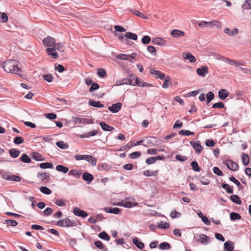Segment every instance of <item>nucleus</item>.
Here are the masks:
<instances>
[{"label":"nucleus","instance_id":"obj_24","mask_svg":"<svg viewBox=\"0 0 251 251\" xmlns=\"http://www.w3.org/2000/svg\"><path fill=\"white\" fill-rule=\"evenodd\" d=\"M98 169L99 171H114L111 170L110 167L106 164H99L98 165Z\"/></svg>","mask_w":251,"mask_h":251},{"label":"nucleus","instance_id":"obj_43","mask_svg":"<svg viewBox=\"0 0 251 251\" xmlns=\"http://www.w3.org/2000/svg\"><path fill=\"white\" fill-rule=\"evenodd\" d=\"M164 82L162 85V87L164 88H168L170 85L172 84V82L170 81V78L169 77L167 76V77H165Z\"/></svg>","mask_w":251,"mask_h":251},{"label":"nucleus","instance_id":"obj_6","mask_svg":"<svg viewBox=\"0 0 251 251\" xmlns=\"http://www.w3.org/2000/svg\"><path fill=\"white\" fill-rule=\"evenodd\" d=\"M1 175V177L7 180L14 181L19 182L21 180V177L18 176L10 175L9 174H0Z\"/></svg>","mask_w":251,"mask_h":251},{"label":"nucleus","instance_id":"obj_63","mask_svg":"<svg viewBox=\"0 0 251 251\" xmlns=\"http://www.w3.org/2000/svg\"><path fill=\"white\" fill-rule=\"evenodd\" d=\"M141 155L139 151H134L129 154V157L132 159H135L139 157Z\"/></svg>","mask_w":251,"mask_h":251},{"label":"nucleus","instance_id":"obj_19","mask_svg":"<svg viewBox=\"0 0 251 251\" xmlns=\"http://www.w3.org/2000/svg\"><path fill=\"white\" fill-rule=\"evenodd\" d=\"M229 96V93L226 89H221L218 92V97L222 100H225Z\"/></svg>","mask_w":251,"mask_h":251},{"label":"nucleus","instance_id":"obj_41","mask_svg":"<svg viewBox=\"0 0 251 251\" xmlns=\"http://www.w3.org/2000/svg\"><path fill=\"white\" fill-rule=\"evenodd\" d=\"M242 159L244 166H247L248 165L249 163V157L248 154L243 153L242 154Z\"/></svg>","mask_w":251,"mask_h":251},{"label":"nucleus","instance_id":"obj_17","mask_svg":"<svg viewBox=\"0 0 251 251\" xmlns=\"http://www.w3.org/2000/svg\"><path fill=\"white\" fill-rule=\"evenodd\" d=\"M151 43L154 45H158L159 46H164L166 44V41L159 37L154 38L151 40Z\"/></svg>","mask_w":251,"mask_h":251},{"label":"nucleus","instance_id":"obj_37","mask_svg":"<svg viewBox=\"0 0 251 251\" xmlns=\"http://www.w3.org/2000/svg\"><path fill=\"white\" fill-rule=\"evenodd\" d=\"M191 166L192 167V169L195 172H200L201 169L199 166L198 163L196 161H193L191 163Z\"/></svg>","mask_w":251,"mask_h":251},{"label":"nucleus","instance_id":"obj_4","mask_svg":"<svg viewBox=\"0 0 251 251\" xmlns=\"http://www.w3.org/2000/svg\"><path fill=\"white\" fill-rule=\"evenodd\" d=\"M158 139L155 137H146L143 145L146 147L155 146L158 142Z\"/></svg>","mask_w":251,"mask_h":251},{"label":"nucleus","instance_id":"obj_5","mask_svg":"<svg viewBox=\"0 0 251 251\" xmlns=\"http://www.w3.org/2000/svg\"><path fill=\"white\" fill-rule=\"evenodd\" d=\"M73 121L75 123V124H93L94 122L93 120L88 119L86 118H82L79 117H73Z\"/></svg>","mask_w":251,"mask_h":251},{"label":"nucleus","instance_id":"obj_15","mask_svg":"<svg viewBox=\"0 0 251 251\" xmlns=\"http://www.w3.org/2000/svg\"><path fill=\"white\" fill-rule=\"evenodd\" d=\"M47 53L49 56H51L53 58H57L58 57V53L55 50V49L53 48H48L46 50Z\"/></svg>","mask_w":251,"mask_h":251},{"label":"nucleus","instance_id":"obj_62","mask_svg":"<svg viewBox=\"0 0 251 251\" xmlns=\"http://www.w3.org/2000/svg\"><path fill=\"white\" fill-rule=\"evenodd\" d=\"M32 158L36 161H41L43 160L41 155L38 152L34 153Z\"/></svg>","mask_w":251,"mask_h":251},{"label":"nucleus","instance_id":"obj_27","mask_svg":"<svg viewBox=\"0 0 251 251\" xmlns=\"http://www.w3.org/2000/svg\"><path fill=\"white\" fill-rule=\"evenodd\" d=\"M115 35L116 36L118 37L120 41L123 42L124 43H126L127 44L129 43L128 40H127V39L126 38V37L125 36V35L124 34L118 33L115 32Z\"/></svg>","mask_w":251,"mask_h":251},{"label":"nucleus","instance_id":"obj_55","mask_svg":"<svg viewBox=\"0 0 251 251\" xmlns=\"http://www.w3.org/2000/svg\"><path fill=\"white\" fill-rule=\"evenodd\" d=\"M24 142V139L20 136H17L14 139V143L16 145H19Z\"/></svg>","mask_w":251,"mask_h":251},{"label":"nucleus","instance_id":"obj_45","mask_svg":"<svg viewBox=\"0 0 251 251\" xmlns=\"http://www.w3.org/2000/svg\"><path fill=\"white\" fill-rule=\"evenodd\" d=\"M53 47L61 52L64 51L65 49L63 44L61 43L58 44L55 43V44L54 45Z\"/></svg>","mask_w":251,"mask_h":251},{"label":"nucleus","instance_id":"obj_61","mask_svg":"<svg viewBox=\"0 0 251 251\" xmlns=\"http://www.w3.org/2000/svg\"><path fill=\"white\" fill-rule=\"evenodd\" d=\"M114 28L115 29L116 32H125L126 31V28L123 27V26L121 25H115L114 26Z\"/></svg>","mask_w":251,"mask_h":251},{"label":"nucleus","instance_id":"obj_12","mask_svg":"<svg viewBox=\"0 0 251 251\" xmlns=\"http://www.w3.org/2000/svg\"><path fill=\"white\" fill-rule=\"evenodd\" d=\"M49 174H38L37 178L38 181L46 183L50 181Z\"/></svg>","mask_w":251,"mask_h":251},{"label":"nucleus","instance_id":"obj_8","mask_svg":"<svg viewBox=\"0 0 251 251\" xmlns=\"http://www.w3.org/2000/svg\"><path fill=\"white\" fill-rule=\"evenodd\" d=\"M190 143L193 148V149H195L196 153H200L202 152L203 150V147L201 146L200 141H191Z\"/></svg>","mask_w":251,"mask_h":251},{"label":"nucleus","instance_id":"obj_22","mask_svg":"<svg viewBox=\"0 0 251 251\" xmlns=\"http://www.w3.org/2000/svg\"><path fill=\"white\" fill-rule=\"evenodd\" d=\"M224 248L225 251H232L234 249V244L230 241H226L224 243Z\"/></svg>","mask_w":251,"mask_h":251},{"label":"nucleus","instance_id":"obj_29","mask_svg":"<svg viewBox=\"0 0 251 251\" xmlns=\"http://www.w3.org/2000/svg\"><path fill=\"white\" fill-rule=\"evenodd\" d=\"M209 177H210L209 174H207L205 176H202L201 177V178L200 179V181L203 185H208L210 182V181L209 179Z\"/></svg>","mask_w":251,"mask_h":251},{"label":"nucleus","instance_id":"obj_23","mask_svg":"<svg viewBox=\"0 0 251 251\" xmlns=\"http://www.w3.org/2000/svg\"><path fill=\"white\" fill-rule=\"evenodd\" d=\"M199 241L201 242L204 244H207L210 242L211 239L206 235L201 234L200 235Z\"/></svg>","mask_w":251,"mask_h":251},{"label":"nucleus","instance_id":"obj_54","mask_svg":"<svg viewBox=\"0 0 251 251\" xmlns=\"http://www.w3.org/2000/svg\"><path fill=\"white\" fill-rule=\"evenodd\" d=\"M151 41V37L148 35L144 36L142 39V43L143 44H148Z\"/></svg>","mask_w":251,"mask_h":251},{"label":"nucleus","instance_id":"obj_42","mask_svg":"<svg viewBox=\"0 0 251 251\" xmlns=\"http://www.w3.org/2000/svg\"><path fill=\"white\" fill-rule=\"evenodd\" d=\"M144 81L142 79H139L136 77L135 80L133 83L132 86H138L143 87Z\"/></svg>","mask_w":251,"mask_h":251},{"label":"nucleus","instance_id":"obj_25","mask_svg":"<svg viewBox=\"0 0 251 251\" xmlns=\"http://www.w3.org/2000/svg\"><path fill=\"white\" fill-rule=\"evenodd\" d=\"M89 105L95 107H103L104 105L101 104L99 101H95L93 100H90L88 102Z\"/></svg>","mask_w":251,"mask_h":251},{"label":"nucleus","instance_id":"obj_11","mask_svg":"<svg viewBox=\"0 0 251 251\" xmlns=\"http://www.w3.org/2000/svg\"><path fill=\"white\" fill-rule=\"evenodd\" d=\"M122 106L121 102H117L109 106L108 110L113 113H117L121 109Z\"/></svg>","mask_w":251,"mask_h":251},{"label":"nucleus","instance_id":"obj_49","mask_svg":"<svg viewBox=\"0 0 251 251\" xmlns=\"http://www.w3.org/2000/svg\"><path fill=\"white\" fill-rule=\"evenodd\" d=\"M179 134L181 135L190 136L194 135L195 133L189 130H181L179 131Z\"/></svg>","mask_w":251,"mask_h":251},{"label":"nucleus","instance_id":"obj_52","mask_svg":"<svg viewBox=\"0 0 251 251\" xmlns=\"http://www.w3.org/2000/svg\"><path fill=\"white\" fill-rule=\"evenodd\" d=\"M5 223L7 225H9V226H15L18 224L17 222L15 220H10V219L6 220Z\"/></svg>","mask_w":251,"mask_h":251},{"label":"nucleus","instance_id":"obj_60","mask_svg":"<svg viewBox=\"0 0 251 251\" xmlns=\"http://www.w3.org/2000/svg\"><path fill=\"white\" fill-rule=\"evenodd\" d=\"M45 117L48 119L54 120L56 118V115L53 113H49L45 114Z\"/></svg>","mask_w":251,"mask_h":251},{"label":"nucleus","instance_id":"obj_21","mask_svg":"<svg viewBox=\"0 0 251 251\" xmlns=\"http://www.w3.org/2000/svg\"><path fill=\"white\" fill-rule=\"evenodd\" d=\"M151 74L156 76V77H159L161 79H164L165 78V75L160 71L155 70L153 69H151L150 70Z\"/></svg>","mask_w":251,"mask_h":251},{"label":"nucleus","instance_id":"obj_56","mask_svg":"<svg viewBox=\"0 0 251 251\" xmlns=\"http://www.w3.org/2000/svg\"><path fill=\"white\" fill-rule=\"evenodd\" d=\"M98 75L101 77H104L106 75V72L104 69L100 68L98 70Z\"/></svg>","mask_w":251,"mask_h":251},{"label":"nucleus","instance_id":"obj_26","mask_svg":"<svg viewBox=\"0 0 251 251\" xmlns=\"http://www.w3.org/2000/svg\"><path fill=\"white\" fill-rule=\"evenodd\" d=\"M100 125L101 128L102 129V130H103L104 131H112L114 129L113 126H108L107 124H106L104 122H101L100 123Z\"/></svg>","mask_w":251,"mask_h":251},{"label":"nucleus","instance_id":"obj_34","mask_svg":"<svg viewBox=\"0 0 251 251\" xmlns=\"http://www.w3.org/2000/svg\"><path fill=\"white\" fill-rule=\"evenodd\" d=\"M125 36L126 39H127V40H128V39H132L133 40H136L137 39V35L130 32H126L125 34Z\"/></svg>","mask_w":251,"mask_h":251},{"label":"nucleus","instance_id":"obj_31","mask_svg":"<svg viewBox=\"0 0 251 251\" xmlns=\"http://www.w3.org/2000/svg\"><path fill=\"white\" fill-rule=\"evenodd\" d=\"M133 242L139 249H142L144 247V244L141 242L137 238L133 239Z\"/></svg>","mask_w":251,"mask_h":251},{"label":"nucleus","instance_id":"obj_3","mask_svg":"<svg viewBox=\"0 0 251 251\" xmlns=\"http://www.w3.org/2000/svg\"><path fill=\"white\" fill-rule=\"evenodd\" d=\"M122 206L126 208H131L136 206L138 205V203L135 202V200L133 198L127 197L125 200L122 201Z\"/></svg>","mask_w":251,"mask_h":251},{"label":"nucleus","instance_id":"obj_1","mask_svg":"<svg viewBox=\"0 0 251 251\" xmlns=\"http://www.w3.org/2000/svg\"><path fill=\"white\" fill-rule=\"evenodd\" d=\"M3 68L6 72L18 75L22 77L20 74L21 69L18 66V63L15 60H9L4 62Z\"/></svg>","mask_w":251,"mask_h":251},{"label":"nucleus","instance_id":"obj_40","mask_svg":"<svg viewBox=\"0 0 251 251\" xmlns=\"http://www.w3.org/2000/svg\"><path fill=\"white\" fill-rule=\"evenodd\" d=\"M206 104H208L214 98L215 95L212 92H209L206 95Z\"/></svg>","mask_w":251,"mask_h":251},{"label":"nucleus","instance_id":"obj_39","mask_svg":"<svg viewBox=\"0 0 251 251\" xmlns=\"http://www.w3.org/2000/svg\"><path fill=\"white\" fill-rule=\"evenodd\" d=\"M20 160L22 162L26 163H29L31 161L30 158L29 157L27 154L25 153L23 154V155L21 156Z\"/></svg>","mask_w":251,"mask_h":251},{"label":"nucleus","instance_id":"obj_30","mask_svg":"<svg viewBox=\"0 0 251 251\" xmlns=\"http://www.w3.org/2000/svg\"><path fill=\"white\" fill-rule=\"evenodd\" d=\"M9 153L12 157L16 158L19 155L20 151L15 149H11L9 151Z\"/></svg>","mask_w":251,"mask_h":251},{"label":"nucleus","instance_id":"obj_57","mask_svg":"<svg viewBox=\"0 0 251 251\" xmlns=\"http://www.w3.org/2000/svg\"><path fill=\"white\" fill-rule=\"evenodd\" d=\"M158 226L162 229H167L169 228V224L167 222L164 223L163 222H161L158 224Z\"/></svg>","mask_w":251,"mask_h":251},{"label":"nucleus","instance_id":"obj_10","mask_svg":"<svg viewBox=\"0 0 251 251\" xmlns=\"http://www.w3.org/2000/svg\"><path fill=\"white\" fill-rule=\"evenodd\" d=\"M224 33L227 34L229 36L233 37L239 33V30L237 28L231 29L228 27H226L224 30Z\"/></svg>","mask_w":251,"mask_h":251},{"label":"nucleus","instance_id":"obj_59","mask_svg":"<svg viewBox=\"0 0 251 251\" xmlns=\"http://www.w3.org/2000/svg\"><path fill=\"white\" fill-rule=\"evenodd\" d=\"M148 51L151 53L153 55H156V51L155 48L154 46H150L147 48Z\"/></svg>","mask_w":251,"mask_h":251},{"label":"nucleus","instance_id":"obj_32","mask_svg":"<svg viewBox=\"0 0 251 251\" xmlns=\"http://www.w3.org/2000/svg\"><path fill=\"white\" fill-rule=\"evenodd\" d=\"M56 170L59 172L67 173L69 171V168L61 165H58L56 167Z\"/></svg>","mask_w":251,"mask_h":251},{"label":"nucleus","instance_id":"obj_46","mask_svg":"<svg viewBox=\"0 0 251 251\" xmlns=\"http://www.w3.org/2000/svg\"><path fill=\"white\" fill-rule=\"evenodd\" d=\"M170 248V245L167 242H162L159 246V249L161 250H168Z\"/></svg>","mask_w":251,"mask_h":251},{"label":"nucleus","instance_id":"obj_35","mask_svg":"<svg viewBox=\"0 0 251 251\" xmlns=\"http://www.w3.org/2000/svg\"><path fill=\"white\" fill-rule=\"evenodd\" d=\"M83 174V176H82L83 179L84 180L86 181L88 183H89L92 181V180L93 178V177L92 175H91V174Z\"/></svg>","mask_w":251,"mask_h":251},{"label":"nucleus","instance_id":"obj_58","mask_svg":"<svg viewBox=\"0 0 251 251\" xmlns=\"http://www.w3.org/2000/svg\"><path fill=\"white\" fill-rule=\"evenodd\" d=\"M225 105L222 102H219L212 105V108H224Z\"/></svg>","mask_w":251,"mask_h":251},{"label":"nucleus","instance_id":"obj_38","mask_svg":"<svg viewBox=\"0 0 251 251\" xmlns=\"http://www.w3.org/2000/svg\"><path fill=\"white\" fill-rule=\"evenodd\" d=\"M99 237L100 238L107 241L110 240V236L105 231H102L99 233Z\"/></svg>","mask_w":251,"mask_h":251},{"label":"nucleus","instance_id":"obj_28","mask_svg":"<svg viewBox=\"0 0 251 251\" xmlns=\"http://www.w3.org/2000/svg\"><path fill=\"white\" fill-rule=\"evenodd\" d=\"M39 166L43 169L47 168L52 169L53 168V165L51 162L42 163L39 164Z\"/></svg>","mask_w":251,"mask_h":251},{"label":"nucleus","instance_id":"obj_64","mask_svg":"<svg viewBox=\"0 0 251 251\" xmlns=\"http://www.w3.org/2000/svg\"><path fill=\"white\" fill-rule=\"evenodd\" d=\"M205 145L208 147H213L215 146V143L212 140L207 139L205 141Z\"/></svg>","mask_w":251,"mask_h":251},{"label":"nucleus","instance_id":"obj_9","mask_svg":"<svg viewBox=\"0 0 251 251\" xmlns=\"http://www.w3.org/2000/svg\"><path fill=\"white\" fill-rule=\"evenodd\" d=\"M226 164L228 169L232 171H236L238 170V166L236 163L230 160H227L226 161Z\"/></svg>","mask_w":251,"mask_h":251},{"label":"nucleus","instance_id":"obj_2","mask_svg":"<svg viewBox=\"0 0 251 251\" xmlns=\"http://www.w3.org/2000/svg\"><path fill=\"white\" fill-rule=\"evenodd\" d=\"M57 225L61 226L71 227L75 226L76 222L75 220L69 218L63 219L57 222Z\"/></svg>","mask_w":251,"mask_h":251},{"label":"nucleus","instance_id":"obj_20","mask_svg":"<svg viewBox=\"0 0 251 251\" xmlns=\"http://www.w3.org/2000/svg\"><path fill=\"white\" fill-rule=\"evenodd\" d=\"M182 57L185 60H189L191 63H194L196 61L195 57L189 52L183 53Z\"/></svg>","mask_w":251,"mask_h":251},{"label":"nucleus","instance_id":"obj_53","mask_svg":"<svg viewBox=\"0 0 251 251\" xmlns=\"http://www.w3.org/2000/svg\"><path fill=\"white\" fill-rule=\"evenodd\" d=\"M100 88L99 85L96 83L94 82L91 84V86L89 89V92H92L97 89H98Z\"/></svg>","mask_w":251,"mask_h":251},{"label":"nucleus","instance_id":"obj_13","mask_svg":"<svg viewBox=\"0 0 251 251\" xmlns=\"http://www.w3.org/2000/svg\"><path fill=\"white\" fill-rule=\"evenodd\" d=\"M197 74L202 77H204L208 73V67L206 66H202L197 69Z\"/></svg>","mask_w":251,"mask_h":251},{"label":"nucleus","instance_id":"obj_50","mask_svg":"<svg viewBox=\"0 0 251 251\" xmlns=\"http://www.w3.org/2000/svg\"><path fill=\"white\" fill-rule=\"evenodd\" d=\"M207 24H208V26H210V27L215 26L217 28H219V27L220 26V24L217 21L207 22Z\"/></svg>","mask_w":251,"mask_h":251},{"label":"nucleus","instance_id":"obj_33","mask_svg":"<svg viewBox=\"0 0 251 251\" xmlns=\"http://www.w3.org/2000/svg\"><path fill=\"white\" fill-rule=\"evenodd\" d=\"M230 200L231 201L236 204H241L242 201L240 200L239 197L238 196L236 195H233L230 196Z\"/></svg>","mask_w":251,"mask_h":251},{"label":"nucleus","instance_id":"obj_18","mask_svg":"<svg viewBox=\"0 0 251 251\" xmlns=\"http://www.w3.org/2000/svg\"><path fill=\"white\" fill-rule=\"evenodd\" d=\"M105 212L108 213H112L114 214H118L121 211V209L118 207H105L103 209Z\"/></svg>","mask_w":251,"mask_h":251},{"label":"nucleus","instance_id":"obj_47","mask_svg":"<svg viewBox=\"0 0 251 251\" xmlns=\"http://www.w3.org/2000/svg\"><path fill=\"white\" fill-rule=\"evenodd\" d=\"M130 11L131 13L135 14V15L138 16L139 17H141L145 19H147V18L146 16H145L141 12H140L139 11L137 10L131 9Z\"/></svg>","mask_w":251,"mask_h":251},{"label":"nucleus","instance_id":"obj_14","mask_svg":"<svg viewBox=\"0 0 251 251\" xmlns=\"http://www.w3.org/2000/svg\"><path fill=\"white\" fill-rule=\"evenodd\" d=\"M73 213L75 216L83 218L86 217L88 216V213L82 210L77 207H75L73 209Z\"/></svg>","mask_w":251,"mask_h":251},{"label":"nucleus","instance_id":"obj_16","mask_svg":"<svg viewBox=\"0 0 251 251\" xmlns=\"http://www.w3.org/2000/svg\"><path fill=\"white\" fill-rule=\"evenodd\" d=\"M171 35L174 38H178L184 36L185 32L178 29H173L171 31Z\"/></svg>","mask_w":251,"mask_h":251},{"label":"nucleus","instance_id":"obj_7","mask_svg":"<svg viewBox=\"0 0 251 251\" xmlns=\"http://www.w3.org/2000/svg\"><path fill=\"white\" fill-rule=\"evenodd\" d=\"M54 38L50 36H48L44 38L42 41L43 44L46 47H53L55 44Z\"/></svg>","mask_w":251,"mask_h":251},{"label":"nucleus","instance_id":"obj_51","mask_svg":"<svg viewBox=\"0 0 251 251\" xmlns=\"http://www.w3.org/2000/svg\"><path fill=\"white\" fill-rule=\"evenodd\" d=\"M40 190L42 193L46 195H49L51 193V190L49 188L45 186H42L40 188Z\"/></svg>","mask_w":251,"mask_h":251},{"label":"nucleus","instance_id":"obj_44","mask_svg":"<svg viewBox=\"0 0 251 251\" xmlns=\"http://www.w3.org/2000/svg\"><path fill=\"white\" fill-rule=\"evenodd\" d=\"M230 218L231 220H237L241 219V216L237 213L232 212L230 214Z\"/></svg>","mask_w":251,"mask_h":251},{"label":"nucleus","instance_id":"obj_36","mask_svg":"<svg viewBox=\"0 0 251 251\" xmlns=\"http://www.w3.org/2000/svg\"><path fill=\"white\" fill-rule=\"evenodd\" d=\"M222 187L223 188L226 190L227 193L232 194L233 193V187H230L228 184L226 183H223Z\"/></svg>","mask_w":251,"mask_h":251},{"label":"nucleus","instance_id":"obj_48","mask_svg":"<svg viewBox=\"0 0 251 251\" xmlns=\"http://www.w3.org/2000/svg\"><path fill=\"white\" fill-rule=\"evenodd\" d=\"M56 145L61 149H67L68 148V145L64 143L63 141H58L56 143Z\"/></svg>","mask_w":251,"mask_h":251}]
</instances>
